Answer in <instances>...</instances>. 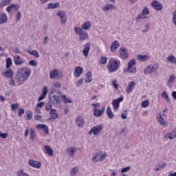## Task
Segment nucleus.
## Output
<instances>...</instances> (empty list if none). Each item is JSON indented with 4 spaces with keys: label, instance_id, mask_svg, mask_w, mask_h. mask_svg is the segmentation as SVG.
Returning a JSON list of instances; mask_svg holds the SVG:
<instances>
[{
    "label": "nucleus",
    "instance_id": "nucleus-29",
    "mask_svg": "<svg viewBox=\"0 0 176 176\" xmlns=\"http://www.w3.org/2000/svg\"><path fill=\"white\" fill-rule=\"evenodd\" d=\"M137 58L141 63H144V61H148L151 58L148 55H138Z\"/></svg>",
    "mask_w": 176,
    "mask_h": 176
},
{
    "label": "nucleus",
    "instance_id": "nucleus-45",
    "mask_svg": "<svg viewBox=\"0 0 176 176\" xmlns=\"http://www.w3.org/2000/svg\"><path fill=\"white\" fill-rule=\"evenodd\" d=\"M111 85H112L113 87H114V89H116V90H118V89H119V84H118V80L112 79Z\"/></svg>",
    "mask_w": 176,
    "mask_h": 176
},
{
    "label": "nucleus",
    "instance_id": "nucleus-2",
    "mask_svg": "<svg viewBox=\"0 0 176 176\" xmlns=\"http://www.w3.org/2000/svg\"><path fill=\"white\" fill-rule=\"evenodd\" d=\"M120 67V60H116L113 58H111L109 60L107 63V69L109 74H113V72H116L118 71Z\"/></svg>",
    "mask_w": 176,
    "mask_h": 176
},
{
    "label": "nucleus",
    "instance_id": "nucleus-46",
    "mask_svg": "<svg viewBox=\"0 0 176 176\" xmlns=\"http://www.w3.org/2000/svg\"><path fill=\"white\" fill-rule=\"evenodd\" d=\"M78 171H79V168H78V167L72 168V170L70 172V175L71 176H76Z\"/></svg>",
    "mask_w": 176,
    "mask_h": 176
},
{
    "label": "nucleus",
    "instance_id": "nucleus-51",
    "mask_svg": "<svg viewBox=\"0 0 176 176\" xmlns=\"http://www.w3.org/2000/svg\"><path fill=\"white\" fill-rule=\"evenodd\" d=\"M141 105L142 108H146L147 107L149 106V100H144L143 102H142Z\"/></svg>",
    "mask_w": 176,
    "mask_h": 176
},
{
    "label": "nucleus",
    "instance_id": "nucleus-58",
    "mask_svg": "<svg viewBox=\"0 0 176 176\" xmlns=\"http://www.w3.org/2000/svg\"><path fill=\"white\" fill-rule=\"evenodd\" d=\"M149 32V23H146V28L142 30L143 34H146V32Z\"/></svg>",
    "mask_w": 176,
    "mask_h": 176
},
{
    "label": "nucleus",
    "instance_id": "nucleus-55",
    "mask_svg": "<svg viewBox=\"0 0 176 176\" xmlns=\"http://www.w3.org/2000/svg\"><path fill=\"white\" fill-rule=\"evenodd\" d=\"M172 23L176 26V10L173 12Z\"/></svg>",
    "mask_w": 176,
    "mask_h": 176
},
{
    "label": "nucleus",
    "instance_id": "nucleus-54",
    "mask_svg": "<svg viewBox=\"0 0 176 176\" xmlns=\"http://www.w3.org/2000/svg\"><path fill=\"white\" fill-rule=\"evenodd\" d=\"M131 170V166H126L121 169V173L123 174L124 173H127L128 171H130Z\"/></svg>",
    "mask_w": 176,
    "mask_h": 176
},
{
    "label": "nucleus",
    "instance_id": "nucleus-53",
    "mask_svg": "<svg viewBox=\"0 0 176 176\" xmlns=\"http://www.w3.org/2000/svg\"><path fill=\"white\" fill-rule=\"evenodd\" d=\"M29 65L31 67H36V65H38V62L35 60H31L29 61Z\"/></svg>",
    "mask_w": 176,
    "mask_h": 176
},
{
    "label": "nucleus",
    "instance_id": "nucleus-24",
    "mask_svg": "<svg viewBox=\"0 0 176 176\" xmlns=\"http://www.w3.org/2000/svg\"><path fill=\"white\" fill-rule=\"evenodd\" d=\"M76 123L78 127H83V126H85V120H83V118H82V116H78L76 118Z\"/></svg>",
    "mask_w": 176,
    "mask_h": 176
},
{
    "label": "nucleus",
    "instance_id": "nucleus-13",
    "mask_svg": "<svg viewBox=\"0 0 176 176\" xmlns=\"http://www.w3.org/2000/svg\"><path fill=\"white\" fill-rule=\"evenodd\" d=\"M89 53H90V43H87L83 45L82 54L85 58H87Z\"/></svg>",
    "mask_w": 176,
    "mask_h": 176
},
{
    "label": "nucleus",
    "instance_id": "nucleus-52",
    "mask_svg": "<svg viewBox=\"0 0 176 176\" xmlns=\"http://www.w3.org/2000/svg\"><path fill=\"white\" fill-rule=\"evenodd\" d=\"M158 167L160 168V170H163L166 166H167V163L165 162H160L157 164Z\"/></svg>",
    "mask_w": 176,
    "mask_h": 176
},
{
    "label": "nucleus",
    "instance_id": "nucleus-22",
    "mask_svg": "<svg viewBox=\"0 0 176 176\" xmlns=\"http://www.w3.org/2000/svg\"><path fill=\"white\" fill-rule=\"evenodd\" d=\"M102 10H103V12H108V10H116V6L113 4H106L102 7Z\"/></svg>",
    "mask_w": 176,
    "mask_h": 176
},
{
    "label": "nucleus",
    "instance_id": "nucleus-26",
    "mask_svg": "<svg viewBox=\"0 0 176 176\" xmlns=\"http://www.w3.org/2000/svg\"><path fill=\"white\" fill-rule=\"evenodd\" d=\"M3 76H5V78H9L10 79H13V70L10 69L6 72H3Z\"/></svg>",
    "mask_w": 176,
    "mask_h": 176
},
{
    "label": "nucleus",
    "instance_id": "nucleus-57",
    "mask_svg": "<svg viewBox=\"0 0 176 176\" xmlns=\"http://www.w3.org/2000/svg\"><path fill=\"white\" fill-rule=\"evenodd\" d=\"M14 4H11L6 9V10L8 12V13H10L12 12V9H14Z\"/></svg>",
    "mask_w": 176,
    "mask_h": 176
},
{
    "label": "nucleus",
    "instance_id": "nucleus-47",
    "mask_svg": "<svg viewBox=\"0 0 176 176\" xmlns=\"http://www.w3.org/2000/svg\"><path fill=\"white\" fill-rule=\"evenodd\" d=\"M60 97H61L62 100H63L66 104H71V102H72V100H71V99L67 98V96L65 95H62Z\"/></svg>",
    "mask_w": 176,
    "mask_h": 176
},
{
    "label": "nucleus",
    "instance_id": "nucleus-20",
    "mask_svg": "<svg viewBox=\"0 0 176 176\" xmlns=\"http://www.w3.org/2000/svg\"><path fill=\"white\" fill-rule=\"evenodd\" d=\"M119 47H120V43H119L118 41H115L114 42H113L111 45L110 47V50L111 52H115L117 50L119 49Z\"/></svg>",
    "mask_w": 176,
    "mask_h": 176
},
{
    "label": "nucleus",
    "instance_id": "nucleus-15",
    "mask_svg": "<svg viewBox=\"0 0 176 176\" xmlns=\"http://www.w3.org/2000/svg\"><path fill=\"white\" fill-rule=\"evenodd\" d=\"M151 7L153 9H155V10H162V9H163V5L157 1H153L151 3Z\"/></svg>",
    "mask_w": 176,
    "mask_h": 176
},
{
    "label": "nucleus",
    "instance_id": "nucleus-11",
    "mask_svg": "<svg viewBox=\"0 0 176 176\" xmlns=\"http://www.w3.org/2000/svg\"><path fill=\"white\" fill-rule=\"evenodd\" d=\"M102 130V125H97L94 126L89 132V134H93V135H98L101 131Z\"/></svg>",
    "mask_w": 176,
    "mask_h": 176
},
{
    "label": "nucleus",
    "instance_id": "nucleus-33",
    "mask_svg": "<svg viewBox=\"0 0 176 176\" xmlns=\"http://www.w3.org/2000/svg\"><path fill=\"white\" fill-rule=\"evenodd\" d=\"M106 113L109 119H113V118H115V114H113L112 109H111L110 107H107Z\"/></svg>",
    "mask_w": 176,
    "mask_h": 176
},
{
    "label": "nucleus",
    "instance_id": "nucleus-7",
    "mask_svg": "<svg viewBox=\"0 0 176 176\" xmlns=\"http://www.w3.org/2000/svg\"><path fill=\"white\" fill-rule=\"evenodd\" d=\"M50 79H61L63 78V72L57 69L52 70L50 73Z\"/></svg>",
    "mask_w": 176,
    "mask_h": 176
},
{
    "label": "nucleus",
    "instance_id": "nucleus-8",
    "mask_svg": "<svg viewBox=\"0 0 176 176\" xmlns=\"http://www.w3.org/2000/svg\"><path fill=\"white\" fill-rule=\"evenodd\" d=\"M56 16L60 18L61 24H65V23H67L68 17L67 16V12H65V11H58Z\"/></svg>",
    "mask_w": 176,
    "mask_h": 176
},
{
    "label": "nucleus",
    "instance_id": "nucleus-40",
    "mask_svg": "<svg viewBox=\"0 0 176 176\" xmlns=\"http://www.w3.org/2000/svg\"><path fill=\"white\" fill-rule=\"evenodd\" d=\"M165 138H166V140H173V138H176V131L174 130L173 132L166 134L165 135Z\"/></svg>",
    "mask_w": 176,
    "mask_h": 176
},
{
    "label": "nucleus",
    "instance_id": "nucleus-59",
    "mask_svg": "<svg viewBox=\"0 0 176 176\" xmlns=\"http://www.w3.org/2000/svg\"><path fill=\"white\" fill-rule=\"evenodd\" d=\"M121 118L123 120L127 119V111L125 110L123 111V113L121 114Z\"/></svg>",
    "mask_w": 176,
    "mask_h": 176
},
{
    "label": "nucleus",
    "instance_id": "nucleus-56",
    "mask_svg": "<svg viewBox=\"0 0 176 176\" xmlns=\"http://www.w3.org/2000/svg\"><path fill=\"white\" fill-rule=\"evenodd\" d=\"M19 107L20 104L19 103L12 104L11 105V109L12 111H16V109H17V108H19Z\"/></svg>",
    "mask_w": 176,
    "mask_h": 176
},
{
    "label": "nucleus",
    "instance_id": "nucleus-60",
    "mask_svg": "<svg viewBox=\"0 0 176 176\" xmlns=\"http://www.w3.org/2000/svg\"><path fill=\"white\" fill-rule=\"evenodd\" d=\"M106 158H107V153H102V152L100 156V161L102 162V160H105Z\"/></svg>",
    "mask_w": 176,
    "mask_h": 176
},
{
    "label": "nucleus",
    "instance_id": "nucleus-64",
    "mask_svg": "<svg viewBox=\"0 0 176 176\" xmlns=\"http://www.w3.org/2000/svg\"><path fill=\"white\" fill-rule=\"evenodd\" d=\"M27 118H28V120H31V119H32V111H28Z\"/></svg>",
    "mask_w": 176,
    "mask_h": 176
},
{
    "label": "nucleus",
    "instance_id": "nucleus-9",
    "mask_svg": "<svg viewBox=\"0 0 176 176\" xmlns=\"http://www.w3.org/2000/svg\"><path fill=\"white\" fill-rule=\"evenodd\" d=\"M120 58L121 60H127L129 58V51L124 47H122L119 50Z\"/></svg>",
    "mask_w": 176,
    "mask_h": 176
},
{
    "label": "nucleus",
    "instance_id": "nucleus-5",
    "mask_svg": "<svg viewBox=\"0 0 176 176\" xmlns=\"http://www.w3.org/2000/svg\"><path fill=\"white\" fill-rule=\"evenodd\" d=\"M136 62L135 59H132L127 64V67L124 69V72L126 74H135L137 72V68L133 67V65H135Z\"/></svg>",
    "mask_w": 176,
    "mask_h": 176
},
{
    "label": "nucleus",
    "instance_id": "nucleus-12",
    "mask_svg": "<svg viewBox=\"0 0 176 176\" xmlns=\"http://www.w3.org/2000/svg\"><path fill=\"white\" fill-rule=\"evenodd\" d=\"M28 164L30 166V167H32L33 168H41L42 167V164L41 162L35 161L34 160H30L28 161Z\"/></svg>",
    "mask_w": 176,
    "mask_h": 176
},
{
    "label": "nucleus",
    "instance_id": "nucleus-32",
    "mask_svg": "<svg viewBox=\"0 0 176 176\" xmlns=\"http://www.w3.org/2000/svg\"><path fill=\"white\" fill-rule=\"evenodd\" d=\"M60 8V3H50L47 4V9H58Z\"/></svg>",
    "mask_w": 176,
    "mask_h": 176
},
{
    "label": "nucleus",
    "instance_id": "nucleus-61",
    "mask_svg": "<svg viewBox=\"0 0 176 176\" xmlns=\"http://www.w3.org/2000/svg\"><path fill=\"white\" fill-rule=\"evenodd\" d=\"M21 19V12H17L16 15V21H19Z\"/></svg>",
    "mask_w": 176,
    "mask_h": 176
},
{
    "label": "nucleus",
    "instance_id": "nucleus-43",
    "mask_svg": "<svg viewBox=\"0 0 176 176\" xmlns=\"http://www.w3.org/2000/svg\"><path fill=\"white\" fill-rule=\"evenodd\" d=\"M12 2V0H2L0 3V8H4V6H7Z\"/></svg>",
    "mask_w": 176,
    "mask_h": 176
},
{
    "label": "nucleus",
    "instance_id": "nucleus-10",
    "mask_svg": "<svg viewBox=\"0 0 176 176\" xmlns=\"http://www.w3.org/2000/svg\"><path fill=\"white\" fill-rule=\"evenodd\" d=\"M122 101H123L122 96H121L120 98H119L118 99L113 100L111 104L113 106V109L114 111H118L119 109V107H120V102H122Z\"/></svg>",
    "mask_w": 176,
    "mask_h": 176
},
{
    "label": "nucleus",
    "instance_id": "nucleus-48",
    "mask_svg": "<svg viewBox=\"0 0 176 176\" xmlns=\"http://www.w3.org/2000/svg\"><path fill=\"white\" fill-rule=\"evenodd\" d=\"M6 68H10V67H12V58H8L6 60Z\"/></svg>",
    "mask_w": 176,
    "mask_h": 176
},
{
    "label": "nucleus",
    "instance_id": "nucleus-41",
    "mask_svg": "<svg viewBox=\"0 0 176 176\" xmlns=\"http://www.w3.org/2000/svg\"><path fill=\"white\" fill-rule=\"evenodd\" d=\"M168 63H172V64H176V57L173 55H170L168 58H166Z\"/></svg>",
    "mask_w": 176,
    "mask_h": 176
},
{
    "label": "nucleus",
    "instance_id": "nucleus-14",
    "mask_svg": "<svg viewBox=\"0 0 176 176\" xmlns=\"http://www.w3.org/2000/svg\"><path fill=\"white\" fill-rule=\"evenodd\" d=\"M157 120L159 124H160V126H162L163 127H167V121H165L164 119L163 118V115H162V112H160V115L157 118Z\"/></svg>",
    "mask_w": 176,
    "mask_h": 176
},
{
    "label": "nucleus",
    "instance_id": "nucleus-16",
    "mask_svg": "<svg viewBox=\"0 0 176 176\" xmlns=\"http://www.w3.org/2000/svg\"><path fill=\"white\" fill-rule=\"evenodd\" d=\"M36 128L38 130H43L45 134H49V126L45 124H38L36 125Z\"/></svg>",
    "mask_w": 176,
    "mask_h": 176
},
{
    "label": "nucleus",
    "instance_id": "nucleus-39",
    "mask_svg": "<svg viewBox=\"0 0 176 176\" xmlns=\"http://www.w3.org/2000/svg\"><path fill=\"white\" fill-rule=\"evenodd\" d=\"M30 139L32 141H34L35 140V137H36V132H35V130L34 129V128H30Z\"/></svg>",
    "mask_w": 176,
    "mask_h": 176
},
{
    "label": "nucleus",
    "instance_id": "nucleus-19",
    "mask_svg": "<svg viewBox=\"0 0 176 176\" xmlns=\"http://www.w3.org/2000/svg\"><path fill=\"white\" fill-rule=\"evenodd\" d=\"M43 148H44V153H45V155H48V156H50V157L54 155V151L52 150L50 146L45 145Z\"/></svg>",
    "mask_w": 176,
    "mask_h": 176
},
{
    "label": "nucleus",
    "instance_id": "nucleus-4",
    "mask_svg": "<svg viewBox=\"0 0 176 176\" xmlns=\"http://www.w3.org/2000/svg\"><path fill=\"white\" fill-rule=\"evenodd\" d=\"M160 66L159 64H150L148 65L144 70V75H151V74H153V72H156L157 69H159Z\"/></svg>",
    "mask_w": 176,
    "mask_h": 176
},
{
    "label": "nucleus",
    "instance_id": "nucleus-37",
    "mask_svg": "<svg viewBox=\"0 0 176 176\" xmlns=\"http://www.w3.org/2000/svg\"><path fill=\"white\" fill-rule=\"evenodd\" d=\"M54 87L56 89H60L61 88V84L58 81L53 82L52 85V93H54Z\"/></svg>",
    "mask_w": 176,
    "mask_h": 176
},
{
    "label": "nucleus",
    "instance_id": "nucleus-18",
    "mask_svg": "<svg viewBox=\"0 0 176 176\" xmlns=\"http://www.w3.org/2000/svg\"><path fill=\"white\" fill-rule=\"evenodd\" d=\"M74 74L75 78H79L80 75L83 74V67L80 66L76 67L74 69Z\"/></svg>",
    "mask_w": 176,
    "mask_h": 176
},
{
    "label": "nucleus",
    "instance_id": "nucleus-50",
    "mask_svg": "<svg viewBox=\"0 0 176 176\" xmlns=\"http://www.w3.org/2000/svg\"><path fill=\"white\" fill-rule=\"evenodd\" d=\"M107 61H108V58L105 56H102L101 58L99 60L100 64H107Z\"/></svg>",
    "mask_w": 176,
    "mask_h": 176
},
{
    "label": "nucleus",
    "instance_id": "nucleus-30",
    "mask_svg": "<svg viewBox=\"0 0 176 176\" xmlns=\"http://www.w3.org/2000/svg\"><path fill=\"white\" fill-rule=\"evenodd\" d=\"M91 28V23L90 21H87L82 25L80 30H82L84 31H88V30H90Z\"/></svg>",
    "mask_w": 176,
    "mask_h": 176
},
{
    "label": "nucleus",
    "instance_id": "nucleus-17",
    "mask_svg": "<svg viewBox=\"0 0 176 176\" xmlns=\"http://www.w3.org/2000/svg\"><path fill=\"white\" fill-rule=\"evenodd\" d=\"M15 65H23L24 64V59L19 55H15L13 58Z\"/></svg>",
    "mask_w": 176,
    "mask_h": 176
},
{
    "label": "nucleus",
    "instance_id": "nucleus-28",
    "mask_svg": "<svg viewBox=\"0 0 176 176\" xmlns=\"http://www.w3.org/2000/svg\"><path fill=\"white\" fill-rule=\"evenodd\" d=\"M104 111L105 108H102V109H95L94 110V116H96V118H100V116H102Z\"/></svg>",
    "mask_w": 176,
    "mask_h": 176
},
{
    "label": "nucleus",
    "instance_id": "nucleus-42",
    "mask_svg": "<svg viewBox=\"0 0 176 176\" xmlns=\"http://www.w3.org/2000/svg\"><path fill=\"white\" fill-rule=\"evenodd\" d=\"M93 80V78H91V72H88L86 74L85 83H90Z\"/></svg>",
    "mask_w": 176,
    "mask_h": 176
},
{
    "label": "nucleus",
    "instance_id": "nucleus-25",
    "mask_svg": "<svg viewBox=\"0 0 176 176\" xmlns=\"http://www.w3.org/2000/svg\"><path fill=\"white\" fill-rule=\"evenodd\" d=\"M47 95V87H43L42 94L39 96L38 101H42V100H45V98H46Z\"/></svg>",
    "mask_w": 176,
    "mask_h": 176
},
{
    "label": "nucleus",
    "instance_id": "nucleus-38",
    "mask_svg": "<svg viewBox=\"0 0 176 176\" xmlns=\"http://www.w3.org/2000/svg\"><path fill=\"white\" fill-rule=\"evenodd\" d=\"M76 151H78V148H76V147H70L67 149V153L69 156H72V157H73Z\"/></svg>",
    "mask_w": 176,
    "mask_h": 176
},
{
    "label": "nucleus",
    "instance_id": "nucleus-36",
    "mask_svg": "<svg viewBox=\"0 0 176 176\" xmlns=\"http://www.w3.org/2000/svg\"><path fill=\"white\" fill-rule=\"evenodd\" d=\"M101 153H102V151L97 153L95 155L93 156L92 157L93 163H97L100 162V156H101Z\"/></svg>",
    "mask_w": 176,
    "mask_h": 176
},
{
    "label": "nucleus",
    "instance_id": "nucleus-21",
    "mask_svg": "<svg viewBox=\"0 0 176 176\" xmlns=\"http://www.w3.org/2000/svg\"><path fill=\"white\" fill-rule=\"evenodd\" d=\"M50 101L52 104L57 105V104H60L61 102V99H60V96L57 95H52L50 96Z\"/></svg>",
    "mask_w": 176,
    "mask_h": 176
},
{
    "label": "nucleus",
    "instance_id": "nucleus-6",
    "mask_svg": "<svg viewBox=\"0 0 176 176\" xmlns=\"http://www.w3.org/2000/svg\"><path fill=\"white\" fill-rule=\"evenodd\" d=\"M151 12H149V8L148 7H144L142 12L140 13L137 16H136V21L138 22L140 20H144L145 19H148V15H149Z\"/></svg>",
    "mask_w": 176,
    "mask_h": 176
},
{
    "label": "nucleus",
    "instance_id": "nucleus-3",
    "mask_svg": "<svg viewBox=\"0 0 176 176\" xmlns=\"http://www.w3.org/2000/svg\"><path fill=\"white\" fill-rule=\"evenodd\" d=\"M74 32L76 35H78L80 42H83V41H87V39H89V33L85 30H83V29H80V27H75Z\"/></svg>",
    "mask_w": 176,
    "mask_h": 176
},
{
    "label": "nucleus",
    "instance_id": "nucleus-35",
    "mask_svg": "<svg viewBox=\"0 0 176 176\" xmlns=\"http://www.w3.org/2000/svg\"><path fill=\"white\" fill-rule=\"evenodd\" d=\"M26 53H28L30 56H34L36 58H39L40 57L39 52H38V51L36 50H27Z\"/></svg>",
    "mask_w": 176,
    "mask_h": 176
},
{
    "label": "nucleus",
    "instance_id": "nucleus-1",
    "mask_svg": "<svg viewBox=\"0 0 176 176\" xmlns=\"http://www.w3.org/2000/svg\"><path fill=\"white\" fill-rule=\"evenodd\" d=\"M31 75V69L27 67L19 68L16 74V82L18 85H21Z\"/></svg>",
    "mask_w": 176,
    "mask_h": 176
},
{
    "label": "nucleus",
    "instance_id": "nucleus-23",
    "mask_svg": "<svg viewBox=\"0 0 176 176\" xmlns=\"http://www.w3.org/2000/svg\"><path fill=\"white\" fill-rule=\"evenodd\" d=\"M175 75L171 74L169 76L168 80L167 82L168 87H173V85H174V82H175Z\"/></svg>",
    "mask_w": 176,
    "mask_h": 176
},
{
    "label": "nucleus",
    "instance_id": "nucleus-44",
    "mask_svg": "<svg viewBox=\"0 0 176 176\" xmlns=\"http://www.w3.org/2000/svg\"><path fill=\"white\" fill-rule=\"evenodd\" d=\"M161 96L162 98H164V100H166L167 102H170V98H168V94L166 91L162 92Z\"/></svg>",
    "mask_w": 176,
    "mask_h": 176
},
{
    "label": "nucleus",
    "instance_id": "nucleus-34",
    "mask_svg": "<svg viewBox=\"0 0 176 176\" xmlns=\"http://www.w3.org/2000/svg\"><path fill=\"white\" fill-rule=\"evenodd\" d=\"M50 115H51V118L56 120L58 119V114L57 113V110L52 109L50 111Z\"/></svg>",
    "mask_w": 176,
    "mask_h": 176
},
{
    "label": "nucleus",
    "instance_id": "nucleus-31",
    "mask_svg": "<svg viewBox=\"0 0 176 176\" xmlns=\"http://www.w3.org/2000/svg\"><path fill=\"white\" fill-rule=\"evenodd\" d=\"M5 23H8V15H6V13L2 12L0 16V25L5 24Z\"/></svg>",
    "mask_w": 176,
    "mask_h": 176
},
{
    "label": "nucleus",
    "instance_id": "nucleus-63",
    "mask_svg": "<svg viewBox=\"0 0 176 176\" xmlns=\"http://www.w3.org/2000/svg\"><path fill=\"white\" fill-rule=\"evenodd\" d=\"M52 104L50 103H47L46 105H45V110L46 111H52Z\"/></svg>",
    "mask_w": 176,
    "mask_h": 176
},
{
    "label": "nucleus",
    "instance_id": "nucleus-49",
    "mask_svg": "<svg viewBox=\"0 0 176 176\" xmlns=\"http://www.w3.org/2000/svg\"><path fill=\"white\" fill-rule=\"evenodd\" d=\"M17 175L18 176H30V175H28V173L23 171V170H18Z\"/></svg>",
    "mask_w": 176,
    "mask_h": 176
},
{
    "label": "nucleus",
    "instance_id": "nucleus-62",
    "mask_svg": "<svg viewBox=\"0 0 176 176\" xmlns=\"http://www.w3.org/2000/svg\"><path fill=\"white\" fill-rule=\"evenodd\" d=\"M9 134L8 133H0V137L1 138H3L5 140V138H8Z\"/></svg>",
    "mask_w": 176,
    "mask_h": 176
},
{
    "label": "nucleus",
    "instance_id": "nucleus-27",
    "mask_svg": "<svg viewBox=\"0 0 176 176\" xmlns=\"http://www.w3.org/2000/svg\"><path fill=\"white\" fill-rule=\"evenodd\" d=\"M134 87H135V82L131 81L126 87V93L130 94L133 92V89H134Z\"/></svg>",
    "mask_w": 176,
    "mask_h": 176
}]
</instances>
